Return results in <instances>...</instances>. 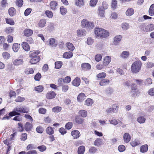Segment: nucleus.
<instances>
[{"label": "nucleus", "mask_w": 154, "mask_h": 154, "mask_svg": "<svg viewBox=\"0 0 154 154\" xmlns=\"http://www.w3.org/2000/svg\"><path fill=\"white\" fill-rule=\"evenodd\" d=\"M29 109L26 107L18 106L14 109L12 111L9 113V115L13 116L16 115H20V112L27 113H28Z\"/></svg>", "instance_id": "f257e3e1"}, {"label": "nucleus", "mask_w": 154, "mask_h": 154, "mask_svg": "<svg viewBox=\"0 0 154 154\" xmlns=\"http://www.w3.org/2000/svg\"><path fill=\"white\" fill-rule=\"evenodd\" d=\"M94 33L97 37L104 38L109 36V33L104 29L101 28H97L95 29Z\"/></svg>", "instance_id": "f03ea898"}, {"label": "nucleus", "mask_w": 154, "mask_h": 154, "mask_svg": "<svg viewBox=\"0 0 154 154\" xmlns=\"http://www.w3.org/2000/svg\"><path fill=\"white\" fill-rule=\"evenodd\" d=\"M142 65V62L140 60L134 62L131 66V71L134 73H137L140 70Z\"/></svg>", "instance_id": "7ed1b4c3"}, {"label": "nucleus", "mask_w": 154, "mask_h": 154, "mask_svg": "<svg viewBox=\"0 0 154 154\" xmlns=\"http://www.w3.org/2000/svg\"><path fill=\"white\" fill-rule=\"evenodd\" d=\"M140 27L143 31L149 32L154 30V25L152 24L146 25L145 23H143L140 26Z\"/></svg>", "instance_id": "20e7f679"}, {"label": "nucleus", "mask_w": 154, "mask_h": 154, "mask_svg": "<svg viewBox=\"0 0 154 154\" xmlns=\"http://www.w3.org/2000/svg\"><path fill=\"white\" fill-rule=\"evenodd\" d=\"M82 26L83 28H85L89 29H91L94 27L93 23L89 22L86 19H84L81 22Z\"/></svg>", "instance_id": "39448f33"}, {"label": "nucleus", "mask_w": 154, "mask_h": 154, "mask_svg": "<svg viewBox=\"0 0 154 154\" xmlns=\"http://www.w3.org/2000/svg\"><path fill=\"white\" fill-rule=\"evenodd\" d=\"M46 44L51 47H56L57 45V42L55 41L54 38H51L46 42Z\"/></svg>", "instance_id": "423d86ee"}, {"label": "nucleus", "mask_w": 154, "mask_h": 154, "mask_svg": "<svg viewBox=\"0 0 154 154\" xmlns=\"http://www.w3.org/2000/svg\"><path fill=\"white\" fill-rule=\"evenodd\" d=\"M91 66L88 63H83L81 65V68L82 70L87 71L91 69Z\"/></svg>", "instance_id": "0eeeda50"}, {"label": "nucleus", "mask_w": 154, "mask_h": 154, "mask_svg": "<svg viewBox=\"0 0 154 154\" xmlns=\"http://www.w3.org/2000/svg\"><path fill=\"white\" fill-rule=\"evenodd\" d=\"M56 96L55 93L53 91L48 92L46 95V97L48 99H52L54 98Z\"/></svg>", "instance_id": "6e6552de"}, {"label": "nucleus", "mask_w": 154, "mask_h": 154, "mask_svg": "<svg viewBox=\"0 0 154 154\" xmlns=\"http://www.w3.org/2000/svg\"><path fill=\"white\" fill-rule=\"evenodd\" d=\"M77 36L79 37L84 36L86 35V31L84 29H80L77 30Z\"/></svg>", "instance_id": "1a4fd4ad"}, {"label": "nucleus", "mask_w": 154, "mask_h": 154, "mask_svg": "<svg viewBox=\"0 0 154 154\" xmlns=\"http://www.w3.org/2000/svg\"><path fill=\"white\" fill-rule=\"evenodd\" d=\"M130 55L129 52L128 51H123L121 54V57L123 59L127 58Z\"/></svg>", "instance_id": "9d476101"}, {"label": "nucleus", "mask_w": 154, "mask_h": 154, "mask_svg": "<svg viewBox=\"0 0 154 154\" xmlns=\"http://www.w3.org/2000/svg\"><path fill=\"white\" fill-rule=\"evenodd\" d=\"M131 137L128 133H125L123 135V139L124 141L126 143H128L131 140Z\"/></svg>", "instance_id": "9b49d317"}, {"label": "nucleus", "mask_w": 154, "mask_h": 154, "mask_svg": "<svg viewBox=\"0 0 154 154\" xmlns=\"http://www.w3.org/2000/svg\"><path fill=\"white\" fill-rule=\"evenodd\" d=\"M71 135L74 139H77L80 136V132L77 130H74L71 132Z\"/></svg>", "instance_id": "f8f14e48"}, {"label": "nucleus", "mask_w": 154, "mask_h": 154, "mask_svg": "<svg viewBox=\"0 0 154 154\" xmlns=\"http://www.w3.org/2000/svg\"><path fill=\"white\" fill-rule=\"evenodd\" d=\"M32 57V58L30 60L29 62L32 64H35L37 63L40 60V58L39 56Z\"/></svg>", "instance_id": "ddd939ff"}, {"label": "nucleus", "mask_w": 154, "mask_h": 154, "mask_svg": "<svg viewBox=\"0 0 154 154\" xmlns=\"http://www.w3.org/2000/svg\"><path fill=\"white\" fill-rule=\"evenodd\" d=\"M103 64L105 66L107 65L111 62V57L109 56H107L104 57L103 59Z\"/></svg>", "instance_id": "4468645a"}, {"label": "nucleus", "mask_w": 154, "mask_h": 154, "mask_svg": "<svg viewBox=\"0 0 154 154\" xmlns=\"http://www.w3.org/2000/svg\"><path fill=\"white\" fill-rule=\"evenodd\" d=\"M33 33V31L29 29H26L24 31V34L26 36H29Z\"/></svg>", "instance_id": "2eb2a0df"}, {"label": "nucleus", "mask_w": 154, "mask_h": 154, "mask_svg": "<svg viewBox=\"0 0 154 154\" xmlns=\"http://www.w3.org/2000/svg\"><path fill=\"white\" fill-rule=\"evenodd\" d=\"M80 83V79L78 77H76L72 82V84L74 86L78 87Z\"/></svg>", "instance_id": "dca6fc26"}, {"label": "nucleus", "mask_w": 154, "mask_h": 154, "mask_svg": "<svg viewBox=\"0 0 154 154\" xmlns=\"http://www.w3.org/2000/svg\"><path fill=\"white\" fill-rule=\"evenodd\" d=\"M134 13V9L132 8H129L125 12V14L128 16H131L133 15Z\"/></svg>", "instance_id": "f3484780"}, {"label": "nucleus", "mask_w": 154, "mask_h": 154, "mask_svg": "<svg viewBox=\"0 0 154 154\" xmlns=\"http://www.w3.org/2000/svg\"><path fill=\"white\" fill-rule=\"evenodd\" d=\"M22 46L23 49L26 51H29L30 48L29 45L26 42H23L22 44Z\"/></svg>", "instance_id": "a211bd4d"}, {"label": "nucleus", "mask_w": 154, "mask_h": 154, "mask_svg": "<svg viewBox=\"0 0 154 154\" xmlns=\"http://www.w3.org/2000/svg\"><path fill=\"white\" fill-rule=\"evenodd\" d=\"M63 57L66 59L70 58L73 56V53L70 52H67L64 53L63 55Z\"/></svg>", "instance_id": "6ab92c4d"}, {"label": "nucleus", "mask_w": 154, "mask_h": 154, "mask_svg": "<svg viewBox=\"0 0 154 154\" xmlns=\"http://www.w3.org/2000/svg\"><path fill=\"white\" fill-rule=\"evenodd\" d=\"M109 83V81L108 79H104L99 82V84L100 85L104 86L108 85Z\"/></svg>", "instance_id": "aec40b11"}, {"label": "nucleus", "mask_w": 154, "mask_h": 154, "mask_svg": "<svg viewBox=\"0 0 154 154\" xmlns=\"http://www.w3.org/2000/svg\"><path fill=\"white\" fill-rule=\"evenodd\" d=\"M148 146L147 144H145L140 146V152L142 153H144L147 151L148 150Z\"/></svg>", "instance_id": "412c9836"}, {"label": "nucleus", "mask_w": 154, "mask_h": 154, "mask_svg": "<svg viewBox=\"0 0 154 154\" xmlns=\"http://www.w3.org/2000/svg\"><path fill=\"white\" fill-rule=\"evenodd\" d=\"M46 132L47 134L49 135H51L54 133V131L52 127L51 126H49L46 128Z\"/></svg>", "instance_id": "4be33fe9"}, {"label": "nucleus", "mask_w": 154, "mask_h": 154, "mask_svg": "<svg viewBox=\"0 0 154 154\" xmlns=\"http://www.w3.org/2000/svg\"><path fill=\"white\" fill-rule=\"evenodd\" d=\"M85 99V96L84 94L81 93L78 96L77 99L79 101H82Z\"/></svg>", "instance_id": "5701e85b"}, {"label": "nucleus", "mask_w": 154, "mask_h": 154, "mask_svg": "<svg viewBox=\"0 0 154 154\" xmlns=\"http://www.w3.org/2000/svg\"><path fill=\"white\" fill-rule=\"evenodd\" d=\"M122 36L121 35L116 36L114 38V43L115 45H117L121 40Z\"/></svg>", "instance_id": "b1692460"}, {"label": "nucleus", "mask_w": 154, "mask_h": 154, "mask_svg": "<svg viewBox=\"0 0 154 154\" xmlns=\"http://www.w3.org/2000/svg\"><path fill=\"white\" fill-rule=\"evenodd\" d=\"M39 52L38 51H30L29 52V56L30 57H34L38 56L37 55L39 54Z\"/></svg>", "instance_id": "393cba45"}, {"label": "nucleus", "mask_w": 154, "mask_h": 154, "mask_svg": "<svg viewBox=\"0 0 154 154\" xmlns=\"http://www.w3.org/2000/svg\"><path fill=\"white\" fill-rule=\"evenodd\" d=\"M75 5L77 6L82 7L84 5V2L83 0H75Z\"/></svg>", "instance_id": "a878e982"}, {"label": "nucleus", "mask_w": 154, "mask_h": 154, "mask_svg": "<svg viewBox=\"0 0 154 154\" xmlns=\"http://www.w3.org/2000/svg\"><path fill=\"white\" fill-rule=\"evenodd\" d=\"M121 27L123 30H126L129 28V25L128 23L125 22L122 23Z\"/></svg>", "instance_id": "bb28decb"}, {"label": "nucleus", "mask_w": 154, "mask_h": 154, "mask_svg": "<svg viewBox=\"0 0 154 154\" xmlns=\"http://www.w3.org/2000/svg\"><path fill=\"white\" fill-rule=\"evenodd\" d=\"M75 120L76 123L79 124H82L84 122V119L79 116L75 117Z\"/></svg>", "instance_id": "cd10ccee"}, {"label": "nucleus", "mask_w": 154, "mask_h": 154, "mask_svg": "<svg viewBox=\"0 0 154 154\" xmlns=\"http://www.w3.org/2000/svg\"><path fill=\"white\" fill-rule=\"evenodd\" d=\"M57 3L55 1H52L50 3V7L53 10H55L57 8Z\"/></svg>", "instance_id": "c85d7f7f"}, {"label": "nucleus", "mask_w": 154, "mask_h": 154, "mask_svg": "<svg viewBox=\"0 0 154 154\" xmlns=\"http://www.w3.org/2000/svg\"><path fill=\"white\" fill-rule=\"evenodd\" d=\"M149 13L150 16L154 15V4L150 6L149 10Z\"/></svg>", "instance_id": "c756f323"}, {"label": "nucleus", "mask_w": 154, "mask_h": 154, "mask_svg": "<svg viewBox=\"0 0 154 154\" xmlns=\"http://www.w3.org/2000/svg\"><path fill=\"white\" fill-rule=\"evenodd\" d=\"M20 45L18 43H14L12 46V49L15 52H17L19 49Z\"/></svg>", "instance_id": "7c9ffc66"}, {"label": "nucleus", "mask_w": 154, "mask_h": 154, "mask_svg": "<svg viewBox=\"0 0 154 154\" xmlns=\"http://www.w3.org/2000/svg\"><path fill=\"white\" fill-rule=\"evenodd\" d=\"M32 124L28 122H26L24 126L25 129L28 131H30L32 128Z\"/></svg>", "instance_id": "2f4dec72"}, {"label": "nucleus", "mask_w": 154, "mask_h": 154, "mask_svg": "<svg viewBox=\"0 0 154 154\" xmlns=\"http://www.w3.org/2000/svg\"><path fill=\"white\" fill-rule=\"evenodd\" d=\"M23 62L22 59H16L13 62V64L14 65L18 66L22 64Z\"/></svg>", "instance_id": "473e14b6"}, {"label": "nucleus", "mask_w": 154, "mask_h": 154, "mask_svg": "<svg viewBox=\"0 0 154 154\" xmlns=\"http://www.w3.org/2000/svg\"><path fill=\"white\" fill-rule=\"evenodd\" d=\"M85 151V147L82 146H79L78 149V152L79 154H83Z\"/></svg>", "instance_id": "72a5a7b5"}, {"label": "nucleus", "mask_w": 154, "mask_h": 154, "mask_svg": "<svg viewBox=\"0 0 154 154\" xmlns=\"http://www.w3.org/2000/svg\"><path fill=\"white\" fill-rule=\"evenodd\" d=\"M106 74L104 72L100 73L98 74L97 76V78L98 79L104 78L106 76Z\"/></svg>", "instance_id": "f704fd0d"}, {"label": "nucleus", "mask_w": 154, "mask_h": 154, "mask_svg": "<svg viewBox=\"0 0 154 154\" xmlns=\"http://www.w3.org/2000/svg\"><path fill=\"white\" fill-rule=\"evenodd\" d=\"M66 46L68 49L71 51H73L75 49V47L70 42H67L66 45Z\"/></svg>", "instance_id": "c9c22d12"}, {"label": "nucleus", "mask_w": 154, "mask_h": 154, "mask_svg": "<svg viewBox=\"0 0 154 154\" xmlns=\"http://www.w3.org/2000/svg\"><path fill=\"white\" fill-rule=\"evenodd\" d=\"M102 140L100 138L96 139L94 142V145L98 146L102 144Z\"/></svg>", "instance_id": "e433bc0d"}, {"label": "nucleus", "mask_w": 154, "mask_h": 154, "mask_svg": "<svg viewBox=\"0 0 154 154\" xmlns=\"http://www.w3.org/2000/svg\"><path fill=\"white\" fill-rule=\"evenodd\" d=\"M15 9L13 7L10 8L8 10V13L11 16H13L15 13Z\"/></svg>", "instance_id": "4c0bfd02"}, {"label": "nucleus", "mask_w": 154, "mask_h": 154, "mask_svg": "<svg viewBox=\"0 0 154 154\" xmlns=\"http://www.w3.org/2000/svg\"><path fill=\"white\" fill-rule=\"evenodd\" d=\"M140 144V142L138 140H135L131 142L130 144L132 147H135Z\"/></svg>", "instance_id": "58836bf2"}, {"label": "nucleus", "mask_w": 154, "mask_h": 154, "mask_svg": "<svg viewBox=\"0 0 154 154\" xmlns=\"http://www.w3.org/2000/svg\"><path fill=\"white\" fill-rule=\"evenodd\" d=\"M34 89L38 92H41L43 91L44 87L42 85H39L35 87Z\"/></svg>", "instance_id": "ea45409f"}, {"label": "nucleus", "mask_w": 154, "mask_h": 154, "mask_svg": "<svg viewBox=\"0 0 154 154\" xmlns=\"http://www.w3.org/2000/svg\"><path fill=\"white\" fill-rule=\"evenodd\" d=\"M93 103L92 99L88 98L85 101V104L87 106H90Z\"/></svg>", "instance_id": "a19ab883"}, {"label": "nucleus", "mask_w": 154, "mask_h": 154, "mask_svg": "<svg viewBox=\"0 0 154 154\" xmlns=\"http://www.w3.org/2000/svg\"><path fill=\"white\" fill-rule=\"evenodd\" d=\"M63 65V63L61 61L56 62L55 63V68L57 69L60 68Z\"/></svg>", "instance_id": "79ce46f5"}, {"label": "nucleus", "mask_w": 154, "mask_h": 154, "mask_svg": "<svg viewBox=\"0 0 154 154\" xmlns=\"http://www.w3.org/2000/svg\"><path fill=\"white\" fill-rule=\"evenodd\" d=\"M79 113L83 117H85L87 115V112L85 110H81L79 112Z\"/></svg>", "instance_id": "37998d69"}, {"label": "nucleus", "mask_w": 154, "mask_h": 154, "mask_svg": "<svg viewBox=\"0 0 154 154\" xmlns=\"http://www.w3.org/2000/svg\"><path fill=\"white\" fill-rule=\"evenodd\" d=\"M46 23V21L45 19L40 20L38 23V26L41 27H43L44 26Z\"/></svg>", "instance_id": "c03bdc74"}, {"label": "nucleus", "mask_w": 154, "mask_h": 154, "mask_svg": "<svg viewBox=\"0 0 154 154\" xmlns=\"http://www.w3.org/2000/svg\"><path fill=\"white\" fill-rule=\"evenodd\" d=\"M1 7L2 8H5L8 3L7 2V0H2L1 2Z\"/></svg>", "instance_id": "a18cd8bd"}, {"label": "nucleus", "mask_w": 154, "mask_h": 154, "mask_svg": "<svg viewBox=\"0 0 154 154\" xmlns=\"http://www.w3.org/2000/svg\"><path fill=\"white\" fill-rule=\"evenodd\" d=\"M98 15L101 17H103L104 16V11L103 9L101 7L99 8L98 9Z\"/></svg>", "instance_id": "49530a36"}, {"label": "nucleus", "mask_w": 154, "mask_h": 154, "mask_svg": "<svg viewBox=\"0 0 154 154\" xmlns=\"http://www.w3.org/2000/svg\"><path fill=\"white\" fill-rule=\"evenodd\" d=\"M25 72L26 74H31L34 72V71L32 68H27L25 69Z\"/></svg>", "instance_id": "de8ad7c7"}, {"label": "nucleus", "mask_w": 154, "mask_h": 154, "mask_svg": "<svg viewBox=\"0 0 154 154\" xmlns=\"http://www.w3.org/2000/svg\"><path fill=\"white\" fill-rule=\"evenodd\" d=\"M60 11L61 14L63 15H65L67 12L66 9L63 6L60 7Z\"/></svg>", "instance_id": "09e8293b"}, {"label": "nucleus", "mask_w": 154, "mask_h": 154, "mask_svg": "<svg viewBox=\"0 0 154 154\" xmlns=\"http://www.w3.org/2000/svg\"><path fill=\"white\" fill-rule=\"evenodd\" d=\"M146 120V119L143 116H140L137 119V121L140 123H144Z\"/></svg>", "instance_id": "8fccbe9b"}, {"label": "nucleus", "mask_w": 154, "mask_h": 154, "mask_svg": "<svg viewBox=\"0 0 154 154\" xmlns=\"http://www.w3.org/2000/svg\"><path fill=\"white\" fill-rule=\"evenodd\" d=\"M61 110V108L59 106H56L53 108L52 109L53 112H58Z\"/></svg>", "instance_id": "3c124183"}, {"label": "nucleus", "mask_w": 154, "mask_h": 154, "mask_svg": "<svg viewBox=\"0 0 154 154\" xmlns=\"http://www.w3.org/2000/svg\"><path fill=\"white\" fill-rule=\"evenodd\" d=\"M72 122H69L66 124L65 126V128L68 130H69L72 128Z\"/></svg>", "instance_id": "603ef678"}, {"label": "nucleus", "mask_w": 154, "mask_h": 154, "mask_svg": "<svg viewBox=\"0 0 154 154\" xmlns=\"http://www.w3.org/2000/svg\"><path fill=\"white\" fill-rule=\"evenodd\" d=\"M119 108L118 105L117 104H114L112 105V108L113 112L114 113H116L118 110Z\"/></svg>", "instance_id": "864d4df0"}, {"label": "nucleus", "mask_w": 154, "mask_h": 154, "mask_svg": "<svg viewBox=\"0 0 154 154\" xmlns=\"http://www.w3.org/2000/svg\"><path fill=\"white\" fill-rule=\"evenodd\" d=\"M16 4L18 7H21L23 5V0H16Z\"/></svg>", "instance_id": "5fc2aeb1"}, {"label": "nucleus", "mask_w": 154, "mask_h": 154, "mask_svg": "<svg viewBox=\"0 0 154 154\" xmlns=\"http://www.w3.org/2000/svg\"><path fill=\"white\" fill-rule=\"evenodd\" d=\"M152 80L150 78L146 79L144 82L145 85L146 86H149L152 84Z\"/></svg>", "instance_id": "6e6d98bb"}, {"label": "nucleus", "mask_w": 154, "mask_h": 154, "mask_svg": "<svg viewBox=\"0 0 154 154\" xmlns=\"http://www.w3.org/2000/svg\"><path fill=\"white\" fill-rule=\"evenodd\" d=\"M2 56L4 59H9L10 57V56L9 53L6 52H5L3 53Z\"/></svg>", "instance_id": "4d7b16f0"}, {"label": "nucleus", "mask_w": 154, "mask_h": 154, "mask_svg": "<svg viewBox=\"0 0 154 154\" xmlns=\"http://www.w3.org/2000/svg\"><path fill=\"white\" fill-rule=\"evenodd\" d=\"M45 13L47 16L49 18H52L53 15L52 12L49 10L46 11Z\"/></svg>", "instance_id": "13d9d810"}, {"label": "nucleus", "mask_w": 154, "mask_h": 154, "mask_svg": "<svg viewBox=\"0 0 154 154\" xmlns=\"http://www.w3.org/2000/svg\"><path fill=\"white\" fill-rule=\"evenodd\" d=\"M6 21L7 23L11 25H14V21L11 19L6 18Z\"/></svg>", "instance_id": "bf43d9fd"}, {"label": "nucleus", "mask_w": 154, "mask_h": 154, "mask_svg": "<svg viewBox=\"0 0 154 154\" xmlns=\"http://www.w3.org/2000/svg\"><path fill=\"white\" fill-rule=\"evenodd\" d=\"M35 149V147L34 145L32 144H29L26 147V149L27 150H29L34 149Z\"/></svg>", "instance_id": "052dcab7"}, {"label": "nucleus", "mask_w": 154, "mask_h": 154, "mask_svg": "<svg viewBox=\"0 0 154 154\" xmlns=\"http://www.w3.org/2000/svg\"><path fill=\"white\" fill-rule=\"evenodd\" d=\"M98 0H91L90 5L91 6H95L97 3Z\"/></svg>", "instance_id": "680f3d73"}, {"label": "nucleus", "mask_w": 154, "mask_h": 154, "mask_svg": "<svg viewBox=\"0 0 154 154\" xmlns=\"http://www.w3.org/2000/svg\"><path fill=\"white\" fill-rule=\"evenodd\" d=\"M95 59L97 62H99L102 59V56L100 54H97L95 56Z\"/></svg>", "instance_id": "e2e57ef3"}, {"label": "nucleus", "mask_w": 154, "mask_h": 154, "mask_svg": "<svg viewBox=\"0 0 154 154\" xmlns=\"http://www.w3.org/2000/svg\"><path fill=\"white\" fill-rule=\"evenodd\" d=\"M38 148L40 151L42 152L45 151L46 149V147L44 145L38 146Z\"/></svg>", "instance_id": "0e129e2a"}, {"label": "nucleus", "mask_w": 154, "mask_h": 154, "mask_svg": "<svg viewBox=\"0 0 154 154\" xmlns=\"http://www.w3.org/2000/svg\"><path fill=\"white\" fill-rule=\"evenodd\" d=\"M148 94L152 96H154V88L150 89L148 92Z\"/></svg>", "instance_id": "69168bd1"}, {"label": "nucleus", "mask_w": 154, "mask_h": 154, "mask_svg": "<svg viewBox=\"0 0 154 154\" xmlns=\"http://www.w3.org/2000/svg\"><path fill=\"white\" fill-rule=\"evenodd\" d=\"M125 146L122 145H120L118 147V150L120 152H122L125 150Z\"/></svg>", "instance_id": "338daca9"}, {"label": "nucleus", "mask_w": 154, "mask_h": 154, "mask_svg": "<svg viewBox=\"0 0 154 154\" xmlns=\"http://www.w3.org/2000/svg\"><path fill=\"white\" fill-rule=\"evenodd\" d=\"M32 11V9L30 8L27 9L24 12V15L26 16H28L31 13Z\"/></svg>", "instance_id": "774afa93"}]
</instances>
